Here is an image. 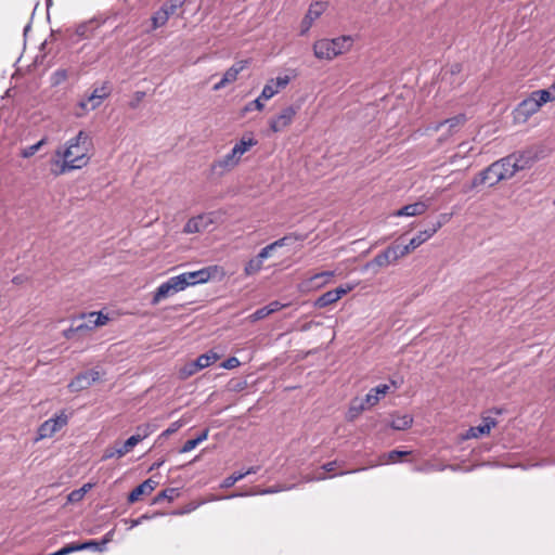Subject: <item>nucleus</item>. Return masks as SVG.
Segmentation results:
<instances>
[{
	"label": "nucleus",
	"instance_id": "1",
	"mask_svg": "<svg viewBox=\"0 0 555 555\" xmlns=\"http://www.w3.org/2000/svg\"><path fill=\"white\" fill-rule=\"evenodd\" d=\"M88 151L89 135L80 130L76 137L66 142V147L63 152H56L63 158L59 173H65L87 166L89 163Z\"/></svg>",
	"mask_w": 555,
	"mask_h": 555
},
{
	"label": "nucleus",
	"instance_id": "2",
	"mask_svg": "<svg viewBox=\"0 0 555 555\" xmlns=\"http://www.w3.org/2000/svg\"><path fill=\"white\" fill-rule=\"evenodd\" d=\"M514 177L513 170L511 169V165L505 157L492 163L486 169L481 170L474 179L472 180V188H477L481 184H487L489 186H494L499 182L503 180H508Z\"/></svg>",
	"mask_w": 555,
	"mask_h": 555
},
{
	"label": "nucleus",
	"instance_id": "3",
	"mask_svg": "<svg viewBox=\"0 0 555 555\" xmlns=\"http://www.w3.org/2000/svg\"><path fill=\"white\" fill-rule=\"evenodd\" d=\"M353 44L351 36H339L333 39H320L313 44V54L319 60H333L348 52Z\"/></svg>",
	"mask_w": 555,
	"mask_h": 555
},
{
	"label": "nucleus",
	"instance_id": "4",
	"mask_svg": "<svg viewBox=\"0 0 555 555\" xmlns=\"http://www.w3.org/2000/svg\"><path fill=\"white\" fill-rule=\"evenodd\" d=\"M554 100L550 91H533L527 99L522 100L515 108V119L518 121H527L529 117L535 114L543 104Z\"/></svg>",
	"mask_w": 555,
	"mask_h": 555
},
{
	"label": "nucleus",
	"instance_id": "5",
	"mask_svg": "<svg viewBox=\"0 0 555 555\" xmlns=\"http://www.w3.org/2000/svg\"><path fill=\"white\" fill-rule=\"evenodd\" d=\"M403 257L404 254L400 245L392 244L367 261L363 267V271L373 270L376 273L378 268L388 267Z\"/></svg>",
	"mask_w": 555,
	"mask_h": 555
},
{
	"label": "nucleus",
	"instance_id": "6",
	"mask_svg": "<svg viewBox=\"0 0 555 555\" xmlns=\"http://www.w3.org/2000/svg\"><path fill=\"white\" fill-rule=\"evenodd\" d=\"M67 423H68V417L64 412H62L59 415H55L54 417H51V418L44 421L38 428L37 440L51 438L55 433H57L64 426H66Z\"/></svg>",
	"mask_w": 555,
	"mask_h": 555
},
{
	"label": "nucleus",
	"instance_id": "7",
	"mask_svg": "<svg viewBox=\"0 0 555 555\" xmlns=\"http://www.w3.org/2000/svg\"><path fill=\"white\" fill-rule=\"evenodd\" d=\"M440 228L441 223H430L428 228L420 231L414 237H412L406 245L400 246L404 256L431 238Z\"/></svg>",
	"mask_w": 555,
	"mask_h": 555
},
{
	"label": "nucleus",
	"instance_id": "8",
	"mask_svg": "<svg viewBox=\"0 0 555 555\" xmlns=\"http://www.w3.org/2000/svg\"><path fill=\"white\" fill-rule=\"evenodd\" d=\"M111 94V87L107 81L103 82L100 87H96L86 101H81L79 106L82 109L93 111L98 108L102 102L107 99Z\"/></svg>",
	"mask_w": 555,
	"mask_h": 555
},
{
	"label": "nucleus",
	"instance_id": "9",
	"mask_svg": "<svg viewBox=\"0 0 555 555\" xmlns=\"http://www.w3.org/2000/svg\"><path fill=\"white\" fill-rule=\"evenodd\" d=\"M99 379H100L99 371L88 370V371L79 373L75 378H73L67 387L72 392H78V391L89 388L92 384H94Z\"/></svg>",
	"mask_w": 555,
	"mask_h": 555
},
{
	"label": "nucleus",
	"instance_id": "10",
	"mask_svg": "<svg viewBox=\"0 0 555 555\" xmlns=\"http://www.w3.org/2000/svg\"><path fill=\"white\" fill-rule=\"evenodd\" d=\"M514 176L516 172L530 168L534 162L531 152L521 151L506 156Z\"/></svg>",
	"mask_w": 555,
	"mask_h": 555
},
{
	"label": "nucleus",
	"instance_id": "11",
	"mask_svg": "<svg viewBox=\"0 0 555 555\" xmlns=\"http://www.w3.org/2000/svg\"><path fill=\"white\" fill-rule=\"evenodd\" d=\"M214 223L211 214H201L188 220L183 228L186 234L199 233L208 229Z\"/></svg>",
	"mask_w": 555,
	"mask_h": 555
},
{
	"label": "nucleus",
	"instance_id": "12",
	"mask_svg": "<svg viewBox=\"0 0 555 555\" xmlns=\"http://www.w3.org/2000/svg\"><path fill=\"white\" fill-rule=\"evenodd\" d=\"M296 113L297 109L292 105L283 108L276 117L270 120V129L273 132L283 131L286 127H288L292 124Z\"/></svg>",
	"mask_w": 555,
	"mask_h": 555
},
{
	"label": "nucleus",
	"instance_id": "13",
	"mask_svg": "<svg viewBox=\"0 0 555 555\" xmlns=\"http://www.w3.org/2000/svg\"><path fill=\"white\" fill-rule=\"evenodd\" d=\"M467 121V117L465 114L461 113L457 114L451 118L444 119L442 121H439L435 124L431 129L434 131H439L443 127H447V135H453L454 133L459 132L460 129L465 125Z\"/></svg>",
	"mask_w": 555,
	"mask_h": 555
},
{
	"label": "nucleus",
	"instance_id": "14",
	"mask_svg": "<svg viewBox=\"0 0 555 555\" xmlns=\"http://www.w3.org/2000/svg\"><path fill=\"white\" fill-rule=\"evenodd\" d=\"M247 65L248 61L246 60L234 63L229 69L225 70L221 80L214 86L212 90H221L227 85L234 82L237 79L238 74L244 70Z\"/></svg>",
	"mask_w": 555,
	"mask_h": 555
},
{
	"label": "nucleus",
	"instance_id": "15",
	"mask_svg": "<svg viewBox=\"0 0 555 555\" xmlns=\"http://www.w3.org/2000/svg\"><path fill=\"white\" fill-rule=\"evenodd\" d=\"M325 9V2L317 1L310 4L308 12L301 22V35H305L307 31H309L313 22L324 13Z\"/></svg>",
	"mask_w": 555,
	"mask_h": 555
},
{
	"label": "nucleus",
	"instance_id": "16",
	"mask_svg": "<svg viewBox=\"0 0 555 555\" xmlns=\"http://www.w3.org/2000/svg\"><path fill=\"white\" fill-rule=\"evenodd\" d=\"M103 23L104 20H99L95 17L90 18L77 25L75 34L81 40L89 39L93 36L95 30L101 27Z\"/></svg>",
	"mask_w": 555,
	"mask_h": 555
},
{
	"label": "nucleus",
	"instance_id": "17",
	"mask_svg": "<svg viewBox=\"0 0 555 555\" xmlns=\"http://www.w3.org/2000/svg\"><path fill=\"white\" fill-rule=\"evenodd\" d=\"M241 157L242 156L237 153V151H235V149L232 147V150L228 154H225L223 157H221L220 159L216 160L212 164V169L216 170L220 168L222 169V171L230 170L240 163Z\"/></svg>",
	"mask_w": 555,
	"mask_h": 555
},
{
	"label": "nucleus",
	"instance_id": "18",
	"mask_svg": "<svg viewBox=\"0 0 555 555\" xmlns=\"http://www.w3.org/2000/svg\"><path fill=\"white\" fill-rule=\"evenodd\" d=\"M138 434L132 435L121 444L126 454L129 453L139 442L149 437L152 429L150 425H143L138 427Z\"/></svg>",
	"mask_w": 555,
	"mask_h": 555
},
{
	"label": "nucleus",
	"instance_id": "19",
	"mask_svg": "<svg viewBox=\"0 0 555 555\" xmlns=\"http://www.w3.org/2000/svg\"><path fill=\"white\" fill-rule=\"evenodd\" d=\"M496 425V422L495 420H493L492 417H485L482 420V423L477 425V426H473L470 427L466 434H465V438L469 439V438H479L483 435H487L490 433L491 428H493L494 426Z\"/></svg>",
	"mask_w": 555,
	"mask_h": 555
},
{
	"label": "nucleus",
	"instance_id": "20",
	"mask_svg": "<svg viewBox=\"0 0 555 555\" xmlns=\"http://www.w3.org/2000/svg\"><path fill=\"white\" fill-rule=\"evenodd\" d=\"M335 276V271H323L313 274L308 280H306L302 285L306 288H321L322 286L326 285L332 278Z\"/></svg>",
	"mask_w": 555,
	"mask_h": 555
},
{
	"label": "nucleus",
	"instance_id": "21",
	"mask_svg": "<svg viewBox=\"0 0 555 555\" xmlns=\"http://www.w3.org/2000/svg\"><path fill=\"white\" fill-rule=\"evenodd\" d=\"M157 487V482L154 481L153 479L149 478L146 480H144L142 483H140L139 486H137L128 495V502L129 503H134L137 502L140 496H142L143 494H150L152 491L155 490V488Z\"/></svg>",
	"mask_w": 555,
	"mask_h": 555
},
{
	"label": "nucleus",
	"instance_id": "22",
	"mask_svg": "<svg viewBox=\"0 0 555 555\" xmlns=\"http://www.w3.org/2000/svg\"><path fill=\"white\" fill-rule=\"evenodd\" d=\"M428 209V204L424 202H416L405 205L398 209L393 216L396 217H414L423 215Z\"/></svg>",
	"mask_w": 555,
	"mask_h": 555
},
{
	"label": "nucleus",
	"instance_id": "23",
	"mask_svg": "<svg viewBox=\"0 0 555 555\" xmlns=\"http://www.w3.org/2000/svg\"><path fill=\"white\" fill-rule=\"evenodd\" d=\"M178 293L176 287L172 285L170 279L163 282L155 291L154 296L151 300L152 305H157L162 299Z\"/></svg>",
	"mask_w": 555,
	"mask_h": 555
},
{
	"label": "nucleus",
	"instance_id": "24",
	"mask_svg": "<svg viewBox=\"0 0 555 555\" xmlns=\"http://www.w3.org/2000/svg\"><path fill=\"white\" fill-rule=\"evenodd\" d=\"M285 305L281 304L280 301H271L270 304H268L267 306L264 307H261L259 309H257L251 315V320L253 321H258V320H261L274 312H278L280 311L282 308H284Z\"/></svg>",
	"mask_w": 555,
	"mask_h": 555
},
{
	"label": "nucleus",
	"instance_id": "25",
	"mask_svg": "<svg viewBox=\"0 0 555 555\" xmlns=\"http://www.w3.org/2000/svg\"><path fill=\"white\" fill-rule=\"evenodd\" d=\"M211 270L212 268H203L197 271L185 272L191 286L208 282L211 278Z\"/></svg>",
	"mask_w": 555,
	"mask_h": 555
},
{
	"label": "nucleus",
	"instance_id": "26",
	"mask_svg": "<svg viewBox=\"0 0 555 555\" xmlns=\"http://www.w3.org/2000/svg\"><path fill=\"white\" fill-rule=\"evenodd\" d=\"M367 408L365 403L362 402L361 398L357 397L350 401L349 409L346 414V418L349 422L354 421L363 411Z\"/></svg>",
	"mask_w": 555,
	"mask_h": 555
},
{
	"label": "nucleus",
	"instance_id": "27",
	"mask_svg": "<svg viewBox=\"0 0 555 555\" xmlns=\"http://www.w3.org/2000/svg\"><path fill=\"white\" fill-rule=\"evenodd\" d=\"M263 268V260L260 259L257 255L249 259L244 267V274L246 276H253L259 273Z\"/></svg>",
	"mask_w": 555,
	"mask_h": 555
},
{
	"label": "nucleus",
	"instance_id": "28",
	"mask_svg": "<svg viewBox=\"0 0 555 555\" xmlns=\"http://www.w3.org/2000/svg\"><path fill=\"white\" fill-rule=\"evenodd\" d=\"M208 433H209V430L205 429L201 434H198L195 438L186 440L183 443L180 452L188 453V452L192 451L193 449H195L199 443H202L203 441H205L207 439Z\"/></svg>",
	"mask_w": 555,
	"mask_h": 555
},
{
	"label": "nucleus",
	"instance_id": "29",
	"mask_svg": "<svg viewBox=\"0 0 555 555\" xmlns=\"http://www.w3.org/2000/svg\"><path fill=\"white\" fill-rule=\"evenodd\" d=\"M219 358L220 356L217 352L209 350L208 352L201 354L195 361L202 371L212 365L217 360H219Z\"/></svg>",
	"mask_w": 555,
	"mask_h": 555
},
{
	"label": "nucleus",
	"instance_id": "30",
	"mask_svg": "<svg viewBox=\"0 0 555 555\" xmlns=\"http://www.w3.org/2000/svg\"><path fill=\"white\" fill-rule=\"evenodd\" d=\"M170 17L167 15V12L162 9V7L152 15L151 30H156L163 26H165Z\"/></svg>",
	"mask_w": 555,
	"mask_h": 555
},
{
	"label": "nucleus",
	"instance_id": "31",
	"mask_svg": "<svg viewBox=\"0 0 555 555\" xmlns=\"http://www.w3.org/2000/svg\"><path fill=\"white\" fill-rule=\"evenodd\" d=\"M186 0H167L162 4V9L167 12L169 17L177 14L178 10L182 9Z\"/></svg>",
	"mask_w": 555,
	"mask_h": 555
},
{
	"label": "nucleus",
	"instance_id": "32",
	"mask_svg": "<svg viewBox=\"0 0 555 555\" xmlns=\"http://www.w3.org/2000/svg\"><path fill=\"white\" fill-rule=\"evenodd\" d=\"M412 423H413L412 416L409 414H404L401 416H397L392 420L391 428H393L396 430H404V429H408L409 427H411Z\"/></svg>",
	"mask_w": 555,
	"mask_h": 555
},
{
	"label": "nucleus",
	"instance_id": "33",
	"mask_svg": "<svg viewBox=\"0 0 555 555\" xmlns=\"http://www.w3.org/2000/svg\"><path fill=\"white\" fill-rule=\"evenodd\" d=\"M335 302H337V299L335 298V295H334L333 291L331 289V291L325 292L324 294H322L320 297L317 298V300L314 301V307L322 309V308H325Z\"/></svg>",
	"mask_w": 555,
	"mask_h": 555
},
{
	"label": "nucleus",
	"instance_id": "34",
	"mask_svg": "<svg viewBox=\"0 0 555 555\" xmlns=\"http://www.w3.org/2000/svg\"><path fill=\"white\" fill-rule=\"evenodd\" d=\"M199 367L197 366V363L196 361H191L186 364H184L180 371H179V376L181 379H186L189 377H191L192 375L196 374L197 372H199Z\"/></svg>",
	"mask_w": 555,
	"mask_h": 555
},
{
	"label": "nucleus",
	"instance_id": "35",
	"mask_svg": "<svg viewBox=\"0 0 555 555\" xmlns=\"http://www.w3.org/2000/svg\"><path fill=\"white\" fill-rule=\"evenodd\" d=\"M169 279L172 282V285L176 287L178 293L182 292L186 287L191 286L190 281H189L188 275H186L185 272H183V273H181L179 275H176V276H171Z\"/></svg>",
	"mask_w": 555,
	"mask_h": 555
},
{
	"label": "nucleus",
	"instance_id": "36",
	"mask_svg": "<svg viewBox=\"0 0 555 555\" xmlns=\"http://www.w3.org/2000/svg\"><path fill=\"white\" fill-rule=\"evenodd\" d=\"M257 144V141L254 138H245L243 137L235 145L233 146L235 151L242 156L245 154L250 147Z\"/></svg>",
	"mask_w": 555,
	"mask_h": 555
},
{
	"label": "nucleus",
	"instance_id": "37",
	"mask_svg": "<svg viewBox=\"0 0 555 555\" xmlns=\"http://www.w3.org/2000/svg\"><path fill=\"white\" fill-rule=\"evenodd\" d=\"M409 454L408 451L392 450L380 456V464L396 463L400 457Z\"/></svg>",
	"mask_w": 555,
	"mask_h": 555
},
{
	"label": "nucleus",
	"instance_id": "38",
	"mask_svg": "<svg viewBox=\"0 0 555 555\" xmlns=\"http://www.w3.org/2000/svg\"><path fill=\"white\" fill-rule=\"evenodd\" d=\"M179 495V490L177 488H167L160 491L155 498L154 503H158L163 500L173 501Z\"/></svg>",
	"mask_w": 555,
	"mask_h": 555
},
{
	"label": "nucleus",
	"instance_id": "39",
	"mask_svg": "<svg viewBox=\"0 0 555 555\" xmlns=\"http://www.w3.org/2000/svg\"><path fill=\"white\" fill-rule=\"evenodd\" d=\"M91 483H85L80 489L72 491L67 496L68 502L80 501L86 495V493L91 489Z\"/></svg>",
	"mask_w": 555,
	"mask_h": 555
},
{
	"label": "nucleus",
	"instance_id": "40",
	"mask_svg": "<svg viewBox=\"0 0 555 555\" xmlns=\"http://www.w3.org/2000/svg\"><path fill=\"white\" fill-rule=\"evenodd\" d=\"M46 142H47V140H46V138H43L40 141H38L37 143L29 145L27 147H24L21 151V156L23 158H29V157L34 156L40 150V147L46 144Z\"/></svg>",
	"mask_w": 555,
	"mask_h": 555
},
{
	"label": "nucleus",
	"instance_id": "41",
	"mask_svg": "<svg viewBox=\"0 0 555 555\" xmlns=\"http://www.w3.org/2000/svg\"><path fill=\"white\" fill-rule=\"evenodd\" d=\"M279 92V90L276 89V87H274V83H273V79H270L263 87L261 93H260V99H263L264 101L267 100H270L271 98H273L276 93Z\"/></svg>",
	"mask_w": 555,
	"mask_h": 555
},
{
	"label": "nucleus",
	"instance_id": "42",
	"mask_svg": "<svg viewBox=\"0 0 555 555\" xmlns=\"http://www.w3.org/2000/svg\"><path fill=\"white\" fill-rule=\"evenodd\" d=\"M77 548H78V551L93 550V551H98V552H103L105 550V546L101 544V540L100 541L90 540V541L77 544Z\"/></svg>",
	"mask_w": 555,
	"mask_h": 555
},
{
	"label": "nucleus",
	"instance_id": "43",
	"mask_svg": "<svg viewBox=\"0 0 555 555\" xmlns=\"http://www.w3.org/2000/svg\"><path fill=\"white\" fill-rule=\"evenodd\" d=\"M126 455L124 449L120 447L107 448L102 455V461H106L113 457L120 459Z\"/></svg>",
	"mask_w": 555,
	"mask_h": 555
},
{
	"label": "nucleus",
	"instance_id": "44",
	"mask_svg": "<svg viewBox=\"0 0 555 555\" xmlns=\"http://www.w3.org/2000/svg\"><path fill=\"white\" fill-rule=\"evenodd\" d=\"M87 318L92 321L91 326L94 327L102 326L108 321L107 315H104L102 312H91L87 314Z\"/></svg>",
	"mask_w": 555,
	"mask_h": 555
},
{
	"label": "nucleus",
	"instance_id": "45",
	"mask_svg": "<svg viewBox=\"0 0 555 555\" xmlns=\"http://www.w3.org/2000/svg\"><path fill=\"white\" fill-rule=\"evenodd\" d=\"M81 319H83V321L75 324L76 330L79 334L83 335V334L89 333L95 328L94 326H91L92 321H90V319H88L86 314H83L81 317Z\"/></svg>",
	"mask_w": 555,
	"mask_h": 555
},
{
	"label": "nucleus",
	"instance_id": "46",
	"mask_svg": "<svg viewBox=\"0 0 555 555\" xmlns=\"http://www.w3.org/2000/svg\"><path fill=\"white\" fill-rule=\"evenodd\" d=\"M245 477V474L234 473L231 476L224 478L221 482V488L228 489L234 486L237 481L242 480Z\"/></svg>",
	"mask_w": 555,
	"mask_h": 555
},
{
	"label": "nucleus",
	"instance_id": "47",
	"mask_svg": "<svg viewBox=\"0 0 555 555\" xmlns=\"http://www.w3.org/2000/svg\"><path fill=\"white\" fill-rule=\"evenodd\" d=\"M280 489H276L274 487H270V488H267V489H262L258 492H253L251 494H271V493H276L279 492ZM250 493H233V494H230L228 496H225V499H233V498H237V496H245V495H249Z\"/></svg>",
	"mask_w": 555,
	"mask_h": 555
},
{
	"label": "nucleus",
	"instance_id": "48",
	"mask_svg": "<svg viewBox=\"0 0 555 555\" xmlns=\"http://www.w3.org/2000/svg\"><path fill=\"white\" fill-rule=\"evenodd\" d=\"M353 288H354V284H346V285H340L332 291L335 295V298L338 301L343 296H345L346 294L351 292Z\"/></svg>",
	"mask_w": 555,
	"mask_h": 555
},
{
	"label": "nucleus",
	"instance_id": "49",
	"mask_svg": "<svg viewBox=\"0 0 555 555\" xmlns=\"http://www.w3.org/2000/svg\"><path fill=\"white\" fill-rule=\"evenodd\" d=\"M361 400H362L363 403H365V406L369 409V408H372V406H374L375 404L378 403L379 397H377L372 391V389H370V391L363 398H361Z\"/></svg>",
	"mask_w": 555,
	"mask_h": 555
},
{
	"label": "nucleus",
	"instance_id": "50",
	"mask_svg": "<svg viewBox=\"0 0 555 555\" xmlns=\"http://www.w3.org/2000/svg\"><path fill=\"white\" fill-rule=\"evenodd\" d=\"M67 79V72L65 69H57L52 74V85L57 86Z\"/></svg>",
	"mask_w": 555,
	"mask_h": 555
},
{
	"label": "nucleus",
	"instance_id": "51",
	"mask_svg": "<svg viewBox=\"0 0 555 555\" xmlns=\"http://www.w3.org/2000/svg\"><path fill=\"white\" fill-rule=\"evenodd\" d=\"M241 362L236 357H230L227 360H224L220 366L224 370H233L240 366Z\"/></svg>",
	"mask_w": 555,
	"mask_h": 555
},
{
	"label": "nucleus",
	"instance_id": "52",
	"mask_svg": "<svg viewBox=\"0 0 555 555\" xmlns=\"http://www.w3.org/2000/svg\"><path fill=\"white\" fill-rule=\"evenodd\" d=\"M262 100L263 99H260V95L255 99L254 101L249 102L246 106H245V111L246 112H249V111H253V109H257V111H262L264 105L262 103Z\"/></svg>",
	"mask_w": 555,
	"mask_h": 555
},
{
	"label": "nucleus",
	"instance_id": "53",
	"mask_svg": "<svg viewBox=\"0 0 555 555\" xmlns=\"http://www.w3.org/2000/svg\"><path fill=\"white\" fill-rule=\"evenodd\" d=\"M291 81L289 76H279L275 79H273L274 87L280 91L281 89H284Z\"/></svg>",
	"mask_w": 555,
	"mask_h": 555
},
{
	"label": "nucleus",
	"instance_id": "54",
	"mask_svg": "<svg viewBox=\"0 0 555 555\" xmlns=\"http://www.w3.org/2000/svg\"><path fill=\"white\" fill-rule=\"evenodd\" d=\"M273 250H274L273 246L271 244H269L266 247H263L262 249H260V251L257 254V256L264 261L271 256V253Z\"/></svg>",
	"mask_w": 555,
	"mask_h": 555
},
{
	"label": "nucleus",
	"instance_id": "55",
	"mask_svg": "<svg viewBox=\"0 0 555 555\" xmlns=\"http://www.w3.org/2000/svg\"><path fill=\"white\" fill-rule=\"evenodd\" d=\"M372 391L377 396V397H383L385 396L388 390H389V386L387 384H380L374 388H371Z\"/></svg>",
	"mask_w": 555,
	"mask_h": 555
},
{
	"label": "nucleus",
	"instance_id": "56",
	"mask_svg": "<svg viewBox=\"0 0 555 555\" xmlns=\"http://www.w3.org/2000/svg\"><path fill=\"white\" fill-rule=\"evenodd\" d=\"M181 426H182V423L180 421L173 422L162 435L165 437L169 436V435L176 433Z\"/></svg>",
	"mask_w": 555,
	"mask_h": 555
},
{
	"label": "nucleus",
	"instance_id": "57",
	"mask_svg": "<svg viewBox=\"0 0 555 555\" xmlns=\"http://www.w3.org/2000/svg\"><path fill=\"white\" fill-rule=\"evenodd\" d=\"M79 334L76 330V325H75V322L72 324L70 327H68L67 330L63 331V336L66 338V339H73L75 338V336Z\"/></svg>",
	"mask_w": 555,
	"mask_h": 555
},
{
	"label": "nucleus",
	"instance_id": "58",
	"mask_svg": "<svg viewBox=\"0 0 555 555\" xmlns=\"http://www.w3.org/2000/svg\"><path fill=\"white\" fill-rule=\"evenodd\" d=\"M292 237V235H285L276 241H274L273 243H271V245L273 246L274 250L276 248H280V247H283L287 244V241Z\"/></svg>",
	"mask_w": 555,
	"mask_h": 555
},
{
	"label": "nucleus",
	"instance_id": "59",
	"mask_svg": "<svg viewBox=\"0 0 555 555\" xmlns=\"http://www.w3.org/2000/svg\"><path fill=\"white\" fill-rule=\"evenodd\" d=\"M114 533V530H109L108 532H106L104 537L101 539V544L106 547V544L113 540Z\"/></svg>",
	"mask_w": 555,
	"mask_h": 555
},
{
	"label": "nucleus",
	"instance_id": "60",
	"mask_svg": "<svg viewBox=\"0 0 555 555\" xmlns=\"http://www.w3.org/2000/svg\"><path fill=\"white\" fill-rule=\"evenodd\" d=\"M451 218L450 214H441L434 223H441V227L446 224Z\"/></svg>",
	"mask_w": 555,
	"mask_h": 555
},
{
	"label": "nucleus",
	"instance_id": "61",
	"mask_svg": "<svg viewBox=\"0 0 555 555\" xmlns=\"http://www.w3.org/2000/svg\"><path fill=\"white\" fill-rule=\"evenodd\" d=\"M336 465H337V462H336V461H333V462H328V463L324 464V465L322 466V468H323L326 473H332V472L335 469Z\"/></svg>",
	"mask_w": 555,
	"mask_h": 555
},
{
	"label": "nucleus",
	"instance_id": "62",
	"mask_svg": "<svg viewBox=\"0 0 555 555\" xmlns=\"http://www.w3.org/2000/svg\"><path fill=\"white\" fill-rule=\"evenodd\" d=\"M145 518H147V517H146L145 515H143V516H141V517H139V518H137V519H132V520L130 521V529H132V528H134V527L139 526V525L141 524V521H142L143 519H145Z\"/></svg>",
	"mask_w": 555,
	"mask_h": 555
},
{
	"label": "nucleus",
	"instance_id": "63",
	"mask_svg": "<svg viewBox=\"0 0 555 555\" xmlns=\"http://www.w3.org/2000/svg\"><path fill=\"white\" fill-rule=\"evenodd\" d=\"M258 472V467H250L246 472H242V474H245V477L250 474H256Z\"/></svg>",
	"mask_w": 555,
	"mask_h": 555
},
{
	"label": "nucleus",
	"instance_id": "64",
	"mask_svg": "<svg viewBox=\"0 0 555 555\" xmlns=\"http://www.w3.org/2000/svg\"><path fill=\"white\" fill-rule=\"evenodd\" d=\"M195 508H196V505L188 506L186 509L180 512L179 514H185V513L194 511Z\"/></svg>",
	"mask_w": 555,
	"mask_h": 555
}]
</instances>
